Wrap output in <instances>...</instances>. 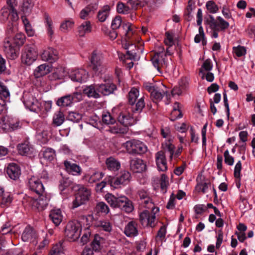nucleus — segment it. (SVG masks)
<instances>
[{
  "label": "nucleus",
  "instance_id": "obj_15",
  "mask_svg": "<svg viewBox=\"0 0 255 255\" xmlns=\"http://www.w3.org/2000/svg\"><path fill=\"white\" fill-rule=\"evenodd\" d=\"M196 180L197 184L195 190L198 193H205L209 187H210L211 185L210 180L206 179L202 173H199L198 175Z\"/></svg>",
  "mask_w": 255,
  "mask_h": 255
},
{
  "label": "nucleus",
  "instance_id": "obj_43",
  "mask_svg": "<svg viewBox=\"0 0 255 255\" xmlns=\"http://www.w3.org/2000/svg\"><path fill=\"white\" fill-rule=\"evenodd\" d=\"M35 233L33 230L29 226L26 227L21 236V239L24 242L30 241L34 238Z\"/></svg>",
  "mask_w": 255,
  "mask_h": 255
},
{
  "label": "nucleus",
  "instance_id": "obj_11",
  "mask_svg": "<svg viewBox=\"0 0 255 255\" xmlns=\"http://www.w3.org/2000/svg\"><path fill=\"white\" fill-rule=\"evenodd\" d=\"M0 127L5 131H8L20 128L21 125L16 119L5 116L1 118Z\"/></svg>",
  "mask_w": 255,
  "mask_h": 255
},
{
  "label": "nucleus",
  "instance_id": "obj_5",
  "mask_svg": "<svg viewBox=\"0 0 255 255\" xmlns=\"http://www.w3.org/2000/svg\"><path fill=\"white\" fill-rule=\"evenodd\" d=\"M81 232V225L77 221H70L67 224L65 229V235L70 242L77 240Z\"/></svg>",
  "mask_w": 255,
  "mask_h": 255
},
{
  "label": "nucleus",
  "instance_id": "obj_28",
  "mask_svg": "<svg viewBox=\"0 0 255 255\" xmlns=\"http://www.w3.org/2000/svg\"><path fill=\"white\" fill-rule=\"evenodd\" d=\"M92 224L95 227L100 228L104 231L110 232L112 231V226L109 221L95 219L92 220Z\"/></svg>",
  "mask_w": 255,
  "mask_h": 255
},
{
  "label": "nucleus",
  "instance_id": "obj_30",
  "mask_svg": "<svg viewBox=\"0 0 255 255\" xmlns=\"http://www.w3.org/2000/svg\"><path fill=\"white\" fill-rule=\"evenodd\" d=\"M64 166L68 172L74 175H79L81 174V168L79 166L70 161H65Z\"/></svg>",
  "mask_w": 255,
  "mask_h": 255
},
{
  "label": "nucleus",
  "instance_id": "obj_10",
  "mask_svg": "<svg viewBox=\"0 0 255 255\" xmlns=\"http://www.w3.org/2000/svg\"><path fill=\"white\" fill-rule=\"evenodd\" d=\"M37 56V52L33 47L25 46L22 51L21 61L27 65H30L36 60Z\"/></svg>",
  "mask_w": 255,
  "mask_h": 255
},
{
  "label": "nucleus",
  "instance_id": "obj_6",
  "mask_svg": "<svg viewBox=\"0 0 255 255\" xmlns=\"http://www.w3.org/2000/svg\"><path fill=\"white\" fill-rule=\"evenodd\" d=\"M159 211L158 208H152L151 212L144 210L139 214V221L143 226L154 228L156 225L155 213Z\"/></svg>",
  "mask_w": 255,
  "mask_h": 255
},
{
  "label": "nucleus",
  "instance_id": "obj_64",
  "mask_svg": "<svg viewBox=\"0 0 255 255\" xmlns=\"http://www.w3.org/2000/svg\"><path fill=\"white\" fill-rule=\"evenodd\" d=\"M157 87V86L156 84L149 82H145L143 84V87L150 94L153 93V91L155 90Z\"/></svg>",
  "mask_w": 255,
  "mask_h": 255
},
{
  "label": "nucleus",
  "instance_id": "obj_49",
  "mask_svg": "<svg viewBox=\"0 0 255 255\" xmlns=\"http://www.w3.org/2000/svg\"><path fill=\"white\" fill-rule=\"evenodd\" d=\"M115 121L114 122L113 121V133H119L124 134L127 133L128 131V126H123V127H117V124L115 126Z\"/></svg>",
  "mask_w": 255,
  "mask_h": 255
},
{
  "label": "nucleus",
  "instance_id": "obj_56",
  "mask_svg": "<svg viewBox=\"0 0 255 255\" xmlns=\"http://www.w3.org/2000/svg\"><path fill=\"white\" fill-rule=\"evenodd\" d=\"M54 155L55 151L51 148H47L43 151V157L49 161L52 160L54 159Z\"/></svg>",
  "mask_w": 255,
  "mask_h": 255
},
{
  "label": "nucleus",
  "instance_id": "obj_9",
  "mask_svg": "<svg viewBox=\"0 0 255 255\" xmlns=\"http://www.w3.org/2000/svg\"><path fill=\"white\" fill-rule=\"evenodd\" d=\"M89 66L98 75L105 73L107 70L106 66L103 64L100 57L95 51L92 52Z\"/></svg>",
  "mask_w": 255,
  "mask_h": 255
},
{
  "label": "nucleus",
  "instance_id": "obj_24",
  "mask_svg": "<svg viewBox=\"0 0 255 255\" xmlns=\"http://www.w3.org/2000/svg\"><path fill=\"white\" fill-rule=\"evenodd\" d=\"M124 233L128 237L136 236L138 234L136 222L133 221L128 222L125 227Z\"/></svg>",
  "mask_w": 255,
  "mask_h": 255
},
{
  "label": "nucleus",
  "instance_id": "obj_48",
  "mask_svg": "<svg viewBox=\"0 0 255 255\" xmlns=\"http://www.w3.org/2000/svg\"><path fill=\"white\" fill-rule=\"evenodd\" d=\"M160 185L161 191L163 193H165L169 185V181L167 176L164 174H162L161 176Z\"/></svg>",
  "mask_w": 255,
  "mask_h": 255
},
{
  "label": "nucleus",
  "instance_id": "obj_52",
  "mask_svg": "<svg viewBox=\"0 0 255 255\" xmlns=\"http://www.w3.org/2000/svg\"><path fill=\"white\" fill-rule=\"evenodd\" d=\"M206 7L207 9L211 13H215L219 10V7L213 0H209L206 2Z\"/></svg>",
  "mask_w": 255,
  "mask_h": 255
},
{
  "label": "nucleus",
  "instance_id": "obj_4",
  "mask_svg": "<svg viewBox=\"0 0 255 255\" xmlns=\"http://www.w3.org/2000/svg\"><path fill=\"white\" fill-rule=\"evenodd\" d=\"M125 147L127 152L132 155H142L147 151V147L143 142L135 139L126 141Z\"/></svg>",
  "mask_w": 255,
  "mask_h": 255
},
{
  "label": "nucleus",
  "instance_id": "obj_20",
  "mask_svg": "<svg viewBox=\"0 0 255 255\" xmlns=\"http://www.w3.org/2000/svg\"><path fill=\"white\" fill-rule=\"evenodd\" d=\"M41 56L43 60L49 63L55 62L59 58L58 51L52 48H48L44 50Z\"/></svg>",
  "mask_w": 255,
  "mask_h": 255
},
{
  "label": "nucleus",
  "instance_id": "obj_38",
  "mask_svg": "<svg viewBox=\"0 0 255 255\" xmlns=\"http://www.w3.org/2000/svg\"><path fill=\"white\" fill-rule=\"evenodd\" d=\"M65 121L64 115L62 112L59 111L55 113L53 117L52 125L54 127L61 126Z\"/></svg>",
  "mask_w": 255,
  "mask_h": 255
},
{
  "label": "nucleus",
  "instance_id": "obj_22",
  "mask_svg": "<svg viewBox=\"0 0 255 255\" xmlns=\"http://www.w3.org/2000/svg\"><path fill=\"white\" fill-rule=\"evenodd\" d=\"M17 148L18 153L22 155H29L33 153L34 148L28 140H25L23 142L17 145Z\"/></svg>",
  "mask_w": 255,
  "mask_h": 255
},
{
  "label": "nucleus",
  "instance_id": "obj_61",
  "mask_svg": "<svg viewBox=\"0 0 255 255\" xmlns=\"http://www.w3.org/2000/svg\"><path fill=\"white\" fill-rule=\"evenodd\" d=\"M129 10V5H126L122 2H119L117 5V11L119 13H127Z\"/></svg>",
  "mask_w": 255,
  "mask_h": 255
},
{
  "label": "nucleus",
  "instance_id": "obj_62",
  "mask_svg": "<svg viewBox=\"0 0 255 255\" xmlns=\"http://www.w3.org/2000/svg\"><path fill=\"white\" fill-rule=\"evenodd\" d=\"M225 163L228 165H233L234 162V158L230 155L228 150H226L224 153Z\"/></svg>",
  "mask_w": 255,
  "mask_h": 255
},
{
  "label": "nucleus",
  "instance_id": "obj_47",
  "mask_svg": "<svg viewBox=\"0 0 255 255\" xmlns=\"http://www.w3.org/2000/svg\"><path fill=\"white\" fill-rule=\"evenodd\" d=\"M188 87V83L181 82L180 84L179 87H175L171 91L172 96L175 95H180L182 94L183 90H185Z\"/></svg>",
  "mask_w": 255,
  "mask_h": 255
},
{
  "label": "nucleus",
  "instance_id": "obj_8",
  "mask_svg": "<svg viewBox=\"0 0 255 255\" xmlns=\"http://www.w3.org/2000/svg\"><path fill=\"white\" fill-rule=\"evenodd\" d=\"M91 196L90 190L83 186H80L75 194V199L73 201L72 208H77L85 204L89 200Z\"/></svg>",
  "mask_w": 255,
  "mask_h": 255
},
{
  "label": "nucleus",
  "instance_id": "obj_18",
  "mask_svg": "<svg viewBox=\"0 0 255 255\" xmlns=\"http://www.w3.org/2000/svg\"><path fill=\"white\" fill-rule=\"evenodd\" d=\"M88 77L87 72L83 69L73 70L69 73V77L72 81L80 83L85 82Z\"/></svg>",
  "mask_w": 255,
  "mask_h": 255
},
{
  "label": "nucleus",
  "instance_id": "obj_23",
  "mask_svg": "<svg viewBox=\"0 0 255 255\" xmlns=\"http://www.w3.org/2000/svg\"><path fill=\"white\" fill-rule=\"evenodd\" d=\"M130 177V174L129 172L123 171L121 173V175L117 177L114 182L113 187L114 188H118L119 187H121V185H125L128 184L129 181Z\"/></svg>",
  "mask_w": 255,
  "mask_h": 255
},
{
  "label": "nucleus",
  "instance_id": "obj_59",
  "mask_svg": "<svg viewBox=\"0 0 255 255\" xmlns=\"http://www.w3.org/2000/svg\"><path fill=\"white\" fill-rule=\"evenodd\" d=\"M233 51L239 57H242L246 54V49L245 47L240 45L234 47Z\"/></svg>",
  "mask_w": 255,
  "mask_h": 255
},
{
  "label": "nucleus",
  "instance_id": "obj_13",
  "mask_svg": "<svg viewBox=\"0 0 255 255\" xmlns=\"http://www.w3.org/2000/svg\"><path fill=\"white\" fill-rule=\"evenodd\" d=\"M116 108L113 109V117H116L118 122L123 126H129L132 125L134 120L131 114L128 112L126 109L120 112L119 114L115 115ZM114 117H113V121Z\"/></svg>",
  "mask_w": 255,
  "mask_h": 255
},
{
  "label": "nucleus",
  "instance_id": "obj_55",
  "mask_svg": "<svg viewBox=\"0 0 255 255\" xmlns=\"http://www.w3.org/2000/svg\"><path fill=\"white\" fill-rule=\"evenodd\" d=\"M10 14V7L2 8L0 12V19L2 21H5L9 19Z\"/></svg>",
  "mask_w": 255,
  "mask_h": 255
},
{
  "label": "nucleus",
  "instance_id": "obj_32",
  "mask_svg": "<svg viewBox=\"0 0 255 255\" xmlns=\"http://www.w3.org/2000/svg\"><path fill=\"white\" fill-rule=\"evenodd\" d=\"M92 30V26L90 21H84L78 27V34L79 36L83 37L87 33H90Z\"/></svg>",
  "mask_w": 255,
  "mask_h": 255
},
{
  "label": "nucleus",
  "instance_id": "obj_17",
  "mask_svg": "<svg viewBox=\"0 0 255 255\" xmlns=\"http://www.w3.org/2000/svg\"><path fill=\"white\" fill-rule=\"evenodd\" d=\"M153 66L160 73H162L161 69L167 66V58L166 57L153 54L150 59Z\"/></svg>",
  "mask_w": 255,
  "mask_h": 255
},
{
  "label": "nucleus",
  "instance_id": "obj_57",
  "mask_svg": "<svg viewBox=\"0 0 255 255\" xmlns=\"http://www.w3.org/2000/svg\"><path fill=\"white\" fill-rule=\"evenodd\" d=\"M72 182L69 178H63L60 181L59 189L62 192L72 185Z\"/></svg>",
  "mask_w": 255,
  "mask_h": 255
},
{
  "label": "nucleus",
  "instance_id": "obj_42",
  "mask_svg": "<svg viewBox=\"0 0 255 255\" xmlns=\"http://www.w3.org/2000/svg\"><path fill=\"white\" fill-rule=\"evenodd\" d=\"M111 8L109 5H104L102 9L100 10L98 13L97 17L101 22H104L106 20L110 13Z\"/></svg>",
  "mask_w": 255,
  "mask_h": 255
},
{
  "label": "nucleus",
  "instance_id": "obj_26",
  "mask_svg": "<svg viewBox=\"0 0 255 255\" xmlns=\"http://www.w3.org/2000/svg\"><path fill=\"white\" fill-rule=\"evenodd\" d=\"M105 84L97 85L98 93H101L104 96L110 95L112 93V83L110 79H105Z\"/></svg>",
  "mask_w": 255,
  "mask_h": 255
},
{
  "label": "nucleus",
  "instance_id": "obj_36",
  "mask_svg": "<svg viewBox=\"0 0 255 255\" xmlns=\"http://www.w3.org/2000/svg\"><path fill=\"white\" fill-rule=\"evenodd\" d=\"M183 117V114L181 110L180 109V103L176 102L174 103L173 110L172 111L170 120L172 121H174L177 119L181 118Z\"/></svg>",
  "mask_w": 255,
  "mask_h": 255
},
{
  "label": "nucleus",
  "instance_id": "obj_2",
  "mask_svg": "<svg viewBox=\"0 0 255 255\" xmlns=\"http://www.w3.org/2000/svg\"><path fill=\"white\" fill-rule=\"evenodd\" d=\"M205 23L208 25L212 30V37L216 38L218 37V32L220 31H224L229 27L228 22L225 20L221 16H217L216 19L212 15H209L205 20Z\"/></svg>",
  "mask_w": 255,
  "mask_h": 255
},
{
  "label": "nucleus",
  "instance_id": "obj_1",
  "mask_svg": "<svg viewBox=\"0 0 255 255\" xmlns=\"http://www.w3.org/2000/svg\"><path fill=\"white\" fill-rule=\"evenodd\" d=\"M27 186L31 191L38 196L34 202L38 203L41 207H46L50 198L46 195L43 185L40 179L37 177L31 176L28 180Z\"/></svg>",
  "mask_w": 255,
  "mask_h": 255
},
{
  "label": "nucleus",
  "instance_id": "obj_7",
  "mask_svg": "<svg viewBox=\"0 0 255 255\" xmlns=\"http://www.w3.org/2000/svg\"><path fill=\"white\" fill-rule=\"evenodd\" d=\"M113 207L119 208L127 213H130L133 210L132 202L125 196L113 194Z\"/></svg>",
  "mask_w": 255,
  "mask_h": 255
},
{
  "label": "nucleus",
  "instance_id": "obj_29",
  "mask_svg": "<svg viewBox=\"0 0 255 255\" xmlns=\"http://www.w3.org/2000/svg\"><path fill=\"white\" fill-rule=\"evenodd\" d=\"M98 8L96 3L88 4L80 12L79 16L81 19H85L89 17L90 14Z\"/></svg>",
  "mask_w": 255,
  "mask_h": 255
},
{
  "label": "nucleus",
  "instance_id": "obj_34",
  "mask_svg": "<svg viewBox=\"0 0 255 255\" xmlns=\"http://www.w3.org/2000/svg\"><path fill=\"white\" fill-rule=\"evenodd\" d=\"M162 150L161 151L164 152L165 155L166 153H168L170 160H172L175 148L174 145L173 144L170 140L165 141L162 144Z\"/></svg>",
  "mask_w": 255,
  "mask_h": 255
},
{
  "label": "nucleus",
  "instance_id": "obj_33",
  "mask_svg": "<svg viewBox=\"0 0 255 255\" xmlns=\"http://www.w3.org/2000/svg\"><path fill=\"white\" fill-rule=\"evenodd\" d=\"M49 217L53 223L57 226L61 222L63 216L60 209H53L50 211Z\"/></svg>",
  "mask_w": 255,
  "mask_h": 255
},
{
  "label": "nucleus",
  "instance_id": "obj_21",
  "mask_svg": "<svg viewBox=\"0 0 255 255\" xmlns=\"http://www.w3.org/2000/svg\"><path fill=\"white\" fill-rule=\"evenodd\" d=\"M155 160L159 170L165 171L167 169V164L164 152L159 151L155 154Z\"/></svg>",
  "mask_w": 255,
  "mask_h": 255
},
{
  "label": "nucleus",
  "instance_id": "obj_51",
  "mask_svg": "<svg viewBox=\"0 0 255 255\" xmlns=\"http://www.w3.org/2000/svg\"><path fill=\"white\" fill-rule=\"evenodd\" d=\"M12 197L8 192H5L0 197V203L1 205L8 206L12 202Z\"/></svg>",
  "mask_w": 255,
  "mask_h": 255
},
{
  "label": "nucleus",
  "instance_id": "obj_39",
  "mask_svg": "<svg viewBox=\"0 0 255 255\" xmlns=\"http://www.w3.org/2000/svg\"><path fill=\"white\" fill-rule=\"evenodd\" d=\"M64 254V247L63 242H59L53 245L49 255H62Z\"/></svg>",
  "mask_w": 255,
  "mask_h": 255
},
{
  "label": "nucleus",
  "instance_id": "obj_50",
  "mask_svg": "<svg viewBox=\"0 0 255 255\" xmlns=\"http://www.w3.org/2000/svg\"><path fill=\"white\" fill-rule=\"evenodd\" d=\"M165 37L164 40V44L169 47L172 46L174 44L173 32L170 31H166L165 33Z\"/></svg>",
  "mask_w": 255,
  "mask_h": 255
},
{
  "label": "nucleus",
  "instance_id": "obj_19",
  "mask_svg": "<svg viewBox=\"0 0 255 255\" xmlns=\"http://www.w3.org/2000/svg\"><path fill=\"white\" fill-rule=\"evenodd\" d=\"M129 165L130 169L134 173H141L146 168V165L143 160L138 158L130 159Z\"/></svg>",
  "mask_w": 255,
  "mask_h": 255
},
{
  "label": "nucleus",
  "instance_id": "obj_46",
  "mask_svg": "<svg viewBox=\"0 0 255 255\" xmlns=\"http://www.w3.org/2000/svg\"><path fill=\"white\" fill-rule=\"evenodd\" d=\"M17 47L23 45L25 41V36L21 33H16L12 40H10Z\"/></svg>",
  "mask_w": 255,
  "mask_h": 255
},
{
  "label": "nucleus",
  "instance_id": "obj_44",
  "mask_svg": "<svg viewBox=\"0 0 255 255\" xmlns=\"http://www.w3.org/2000/svg\"><path fill=\"white\" fill-rule=\"evenodd\" d=\"M146 4L145 0H129L128 1V4L133 9H137L142 7Z\"/></svg>",
  "mask_w": 255,
  "mask_h": 255
},
{
  "label": "nucleus",
  "instance_id": "obj_54",
  "mask_svg": "<svg viewBox=\"0 0 255 255\" xmlns=\"http://www.w3.org/2000/svg\"><path fill=\"white\" fill-rule=\"evenodd\" d=\"M82 118V115L77 112H70L68 115L67 119L68 120L74 123H78L81 120Z\"/></svg>",
  "mask_w": 255,
  "mask_h": 255
},
{
  "label": "nucleus",
  "instance_id": "obj_58",
  "mask_svg": "<svg viewBox=\"0 0 255 255\" xmlns=\"http://www.w3.org/2000/svg\"><path fill=\"white\" fill-rule=\"evenodd\" d=\"M101 238L98 235L95 236L94 239L91 244V246L92 248V250L99 251L101 248L100 245Z\"/></svg>",
  "mask_w": 255,
  "mask_h": 255
},
{
  "label": "nucleus",
  "instance_id": "obj_16",
  "mask_svg": "<svg viewBox=\"0 0 255 255\" xmlns=\"http://www.w3.org/2000/svg\"><path fill=\"white\" fill-rule=\"evenodd\" d=\"M110 212V209L107 205L103 202L98 203L94 209L93 213L89 217L92 218V220L99 219L100 216L107 215Z\"/></svg>",
  "mask_w": 255,
  "mask_h": 255
},
{
  "label": "nucleus",
  "instance_id": "obj_25",
  "mask_svg": "<svg viewBox=\"0 0 255 255\" xmlns=\"http://www.w3.org/2000/svg\"><path fill=\"white\" fill-rule=\"evenodd\" d=\"M6 172L8 176L12 179L16 180L20 175V169L15 163H10L7 167Z\"/></svg>",
  "mask_w": 255,
  "mask_h": 255
},
{
  "label": "nucleus",
  "instance_id": "obj_53",
  "mask_svg": "<svg viewBox=\"0 0 255 255\" xmlns=\"http://www.w3.org/2000/svg\"><path fill=\"white\" fill-rule=\"evenodd\" d=\"M115 83L117 84L119 87H121V83L123 79V73L121 68L116 67L115 70Z\"/></svg>",
  "mask_w": 255,
  "mask_h": 255
},
{
  "label": "nucleus",
  "instance_id": "obj_14",
  "mask_svg": "<svg viewBox=\"0 0 255 255\" xmlns=\"http://www.w3.org/2000/svg\"><path fill=\"white\" fill-rule=\"evenodd\" d=\"M3 50L7 58L15 59L18 55L17 47L9 39H5L3 44Z\"/></svg>",
  "mask_w": 255,
  "mask_h": 255
},
{
  "label": "nucleus",
  "instance_id": "obj_60",
  "mask_svg": "<svg viewBox=\"0 0 255 255\" xmlns=\"http://www.w3.org/2000/svg\"><path fill=\"white\" fill-rule=\"evenodd\" d=\"M103 176L104 174L102 172H95L89 178L88 182L90 183H95L102 179Z\"/></svg>",
  "mask_w": 255,
  "mask_h": 255
},
{
  "label": "nucleus",
  "instance_id": "obj_63",
  "mask_svg": "<svg viewBox=\"0 0 255 255\" xmlns=\"http://www.w3.org/2000/svg\"><path fill=\"white\" fill-rule=\"evenodd\" d=\"M0 96L4 98L9 96V92L7 87L1 82H0Z\"/></svg>",
  "mask_w": 255,
  "mask_h": 255
},
{
  "label": "nucleus",
  "instance_id": "obj_12",
  "mask_svg": "<svg viewBox=\"0 0 255 255\" xmlns=\"http://www.w3.org/2000/svg\"><path fill=\"white\" fill-rule=\"evenodd\" d=\"M23 99L24 105L30 111L34 112H38L40 111L41 103L31 94H24Z\"/></svg>",
  "mask_w": 255,
  "mask_h": 255
},
{
  "label": "nucleus",
  "instance_id": "obj_37",
  "mask_svg": "<svg viewBox=\"0 0 255 255\" xmlns=\"http://www.w3.org/2000/svg\"><path fill=\"white\" fill-rule=\"evenodd\" d=\"M44 23L47 28V32L48 36L51 38L54 34L53 22L49 15L45 13L44 14Z\"/></svg>",
  "mask_w": 255,
  "mask_h": 255
},
{
  "label": "nucleus",
  "instance_id": "obj_27",
  "mask_svg": "<svg viewBox=\"0 0 255 255\" xmlns=\"http://www.w3.org/2000/svg\"><path fill=\"white\" fill-rule=\"evenodd\" d=\"M83 93L89 98L97 99L100 97V95L97 90V86L96 87L94 85H91L84 88L83 90Z\"/></svg>",
  "mask_w": 255,
  "mask_h": 255
},
{
  "label": "nucleus",
  "instance_id": "obj_31",
  "mask_svg": "<svg viewBox=\"0 0 255 255\" xmlns=\"http://www.w3.org/2000/svg\"><path fill=\"white\" fill-rule=\"evenodd\" d=\"M51 71V67L46 64H43L39 65L34 71V75L38 78L43 76Z\"/></svg>",
  "mask_w": 255,
  "mask_h": 255
},
{
  "label": "nucleus",
  "instance_id": "obj_41",
  "mask_svg": "<svg viewBox=\"0 0 255 255\" xmlns=\"http://www.w3.org/2000/svg\"><path fill=\"white\" fill-rule=\"evenodd\" d=\"M163 90H160L157 86L150 94V98L154 103H158L162 100L164 97Z\"/></svg>",
  "mask_w": 255,
  "mask_h": 255
},
{
  "label": "nucleus",
  "instance_id": "obj_40",
  "mask_svg": "<svg viewBox=\"0 0 255 255\" xmlns=\"http://www.w3.org/2000/svg\"><path fill=\"white\" fill-rule=\"evenodd\" d=\"M73 103V98L71 95L64 96L59 99L56 102V104L60 107H67L70 106Z\"/></svg>",
  "mask_w": 255,
  "mask_h": 255
},
{
  "label": "nucleus",
  "instance_id": "obj_35",
  "mask_svg": "<svg viewBox=\"0 0 255 255\" xmlns=\"http://www.w3.org/2000/svg\"><path fill=\"white\" fill-rule=\"evenodd\" d=\"M138 195L142 203H144L145 207L149 208L147 206L149 204H153L149 194L147 191L144 189L139 190L138 191Z\"/></svg>",
  "mask_w": 255,
  "mask_h": 255
},
{
  "label": "nucleus",
  "instance_id": "obj_3",
  "mask_svg": "<svg viewBox=\"0 0 255 255\" xmlns=\"http://www.w3.org/2000/svg\"><path fill=\"white\" fill-rule=\"evenodd\" d=\"M139 95L138 89L132 87L128 93L127 98L128 104L131 106V109L133 113H140L145 107L144 98L143 96L137 100Z\"/></svg>",
  "mask_w": 255,
  "mask_h": 255
},
{
  "label": "nucleus",
  "instance_id": "obj_45",
  "mask_svg": "<svg viewBox=\"0 0 255 255\" xmlns=\"http://www.w3.org/2000/svg\"><path fill=\"white\" fill-rule=\"evenodd\" d=\"M9 231H10V229H9L8 228H7L6 227H3L1 228V233H0V247H1V250L3 251V252H2V254H4L5 255V253H6V252H9L11 251H17L16 249H14V250H11L6 251L4 249H3V248L4 247V243L5 242V240L4 239L3 235L4 234H7Z\"/></svg>",
  "mask_w": 255,
  "mask_h": 255
}]
</instances>
